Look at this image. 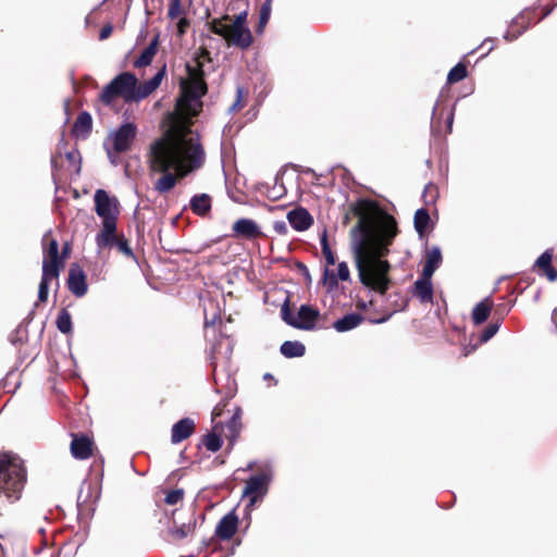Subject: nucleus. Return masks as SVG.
I'll list each match as a JSON object with an SVG mask.
<instances>
[{"instance_id":"nucleus-20","label":"nucleus","mask_w":557,"mask_h":557,"mask_svg":"<svg viewBox=\"0 0 557 557\" xmlns=\"http://www.w3.org/2000/svg\"><path fill=\"white\" fill-rule=\"evenodd\" d=\"M431 278L432 277H425L422 273L421 277L413 284L412 294L422 304L433 302V285Z\"/></svg>"},{"instance_id":"nucleus-9","label":"nucleus","mask_w":557,"mask_h":557,"mask_svg":"<svg viewBox=\"0 0 557 557\" xmlns=\"http://www.w3.org/2000/svg\"><path fill=\"white\" fill-rule=\"evenodd\" d=\"M137 126L134 123H123L109 136L112 148L116 153L128 151L137 137Z\"/></svg>"},{"instance_id":"nucleus-11","label":"nucleus","mask_w":557,"mask_h":557,"mask_svg":"<svg viewBox=\"0 0 557 557\" xmlns=\"http://www.w3.org/2000/svg\"><path fill=\"white\" fill-rule=\"evenodd\" d=\"M454 122L453 109L443 106L437 101L433 108L431 126L433 132L437 134L450 133Z\"/></svg>"},{"instance_id":"nucleus-33","label":"nucleus","mask_w":557,"mask_h":557,"mask_svg":"<svg viewBox=\"0 0 557 557\" xmlns=\"http://www.w3.org/2000/svg\"><path fill=\"white\" fill-rule=\"evenodd\" d=\"M430 221H431L430 214L426 209L421 208L416 211L414 218H413V224H414V228H416L417 233L420 236L424 235Z\"/></svg>"},{"instance_id":"nucleus-58","label":"nucleus","mask_w":557,"mask_h":557,"mask_svg":"<svg viewBox=\"0 0 557 557\" xmlns=\"http://www.w3.org/2000/svg\"><path fill=\"white\" fill-rule=\"evenodd\" d=\"M51 164H52V166H54V168L57 166V157H52V159H51Z\"/></svg>"},{"instance_id":"nucleus-8","label":"nucleus","mask_w":557,"mask_h":557,"mask_svg":"<svg viewBox=\"0 0 557 557\" xmlns=\"http://www.w3.org/2000/svg\"><path fill=\"white\" fill-rule=\"evenodd\" d=\"M42 270L55 273L62 271V258H60L59 243L53 237L52 231H47L41 238Z\"/></svg>"},{"instance_id":"nucleus-21","label":"nucleus","mask_w":557,"mask_h":557,"mask_svg":"<svg viewBox=\"0 0 557 557\" xmlns=\"http://www.w3.org/2000/svg\"><path fill=\"white\" fill-rule=\"evenodd\" d=\"M159 35H156L150 44L144 49L140 55L134 60L133 66L135 69H143L151 64L153 58L158 52Z\"/></svg>"},{"instance_id":"nucleus-38","label":"nucleus","mask_w":557,"mask_h":557,"mask_svg":"<svg viewBox=\"0 0 557 557\" xmlns=\"http://www.w3.org/2000/svg\"><path fill=\"white\" fill-rule=\"evenodd\" d=\"M185 14V10L182 5V0H170L168 9V17L170 20H176Z\"/></svg>"},{"instance_id":"nucleus-18","label":"nucleus","mask_w":557,"mask_h":557,"mask_svg":"<svg viewBox=\"0 0 557 557\" xmlns=\"http://www.w3.org/2000/svg\"><path fill=\"white\" fill-rule=\"evenodd\" d=\"M287 220L292 227L298 232L307 231L313 224L312 215L302 207L290 210L287 213Z\"/></svg>"},{"instance_id":"nucleus-55","label":"nucleus","mask_w":557,"mask_h":557,"mask_svg":"<svg viewBox=\"0 0 557 557\" xmlns=\"http://www.w3.org/2000/svg\"><path fill=\"white\" fill-rule=\"evenodd\" d=\"M356 307H357V309H359V310H366V309H367V307H368V305H367V302H366V301H363V300H358V301H357V304H356Z\"/></svg>"},{"instance_id":"nucleus-30","label":"nucleus","mask_w":557,"mask_h":557,"mask_svg":"<svg viewBox=\"0 0 557 557\" xmlns=\"http://www.w3.org/2000/svg\"><path fill=\"white\" fill-rule=\"evenodd\" d=\"M280 351L286 358H296L305 355L306 347L298 341H286L281 345Z\"/></svg>"},{"instance_id":"nucleus-22","label":"nucleus","mask_w":557,"mask_h":557,"mask_svg":"<svg viewBox=\"0 0 557 557\" xmlns=\"http://www.w3.org/2000/svg\"><path fill=\"white\" fill-rule=\"evenodd\" d=\"M364 321L361 313L352 312L345 314L343 318L333 323V327L341 333L351 331L359 326Z\"/></svg>"},{"instance_id":"nucleus-14","label":"nucleus","mask_w":557,"mask_h":557,"mask_svg":"<svg viewBox=\"0 0 557 557\" xmlns=\"http://www.w3.org/2000/svg\"><path fill=\"white\" fill-rule=\"evenodd\" d=\"M94 442L85 434H72L71 454L75 459L85 460L92 456Z\"/></svg>"},{"instance_id":"nucleus-5","label":"nucleus","mask_w":557,"mask_h":557,"mask_svg":"<svg viewBox=\"0 0 557 557\" xmlns=\"http://www.w3.org/2000/svg\"><path fill=\"white\" fill-rule=\"evenodd\" d=\"M225 21H231V15L224 14L220 18H213L208 23L209 29L222 37L230 47L233 46L240 50L249 49L253 44V36L249 27L234 25Z\"/></svg>"},{"instance_id":"nucleus-46","label":"nucleus","mask_w":557,"mask_h":557,"mask_svg":"<svg viewBox=\"0 0 557 557\" xmlns=\"http://www.w3.org/2000/svg\"><path fill=\"white\" fill-rule=\"evenodd\" d=\"M273 230L275 231V233L282 236H285L288 233V226L284 221H275L273 223Z\"/></svg>"},{"instance_id":"nucleus-19","label":"nucleus","mask_w":557,"mask_h":557,"mask_svg":"<svg viewBox=\"0 0 557 557\" xmlns=\"http://www.w3.org/2000/svg\"><path fill=\"white\" fill-rule=\"evenodd\" d=\"M238 528V517L234 511L225 515L218 523L215 535L223 541L230 540L236 533Z\"/></svg>"},{"instance_id":"nucleus-53","label":"nucleus","mask_w":557,"mask_h":557,"mask_svg":"<svg viewBox=\"0 0 557 557\" xmlns=\"http://www.w3.org/2000/svg\"><path fill=\"white\" fill-rule=\"evenodd\" d=\"M509 310H510V308H508L506 305H499L495 309V314H499V319L497 321H499L502 323L504 315L507 314L509 312Z\"/></svg>"},{"instance_id":"nucleus-6","label":"nucleus","mask_w":557,"mask_h":557,"mask_svg":"<svg viewBox=\"0 0 557 557\" xmlns=\"http://www.w3.org/2000/svg\"><path fill=\"white\" fill-rule=\"evenodd\" d=\"M94 199L95 211L102 219V228L97 235L96 240L107 245L116 231L119 211L116 205L113 203L108 193L103 189L96 190Z\"/></svg>"},{"instance_id":"nucleus-2","label":"nucleus","mask_w":557,"mask_h":557,"mask_svg":"<svg viewBox=\"0 0 557 557\" xmlns=\"http://www.w3.org/2000/svg\"><path fill=\"white\" fill-rule=\"evenodd\" d=\"M350 212L358 218L350 236L359 281L364 287L385 295L392 284V265L386 257L399 234L397 221L369 198L351 203Z\"/></svg>"},{"instance_id":"nucleus-45","label":"nucleus","mask_w":557,"mask_h":557,"mask_svg":"<svg viewBox=\"0 0 557 557\" xmlns=\"http://www.w3.org/2000/svg\"><path fill=\"white\" fill-rule=\"evenodd\" d=\"M65 158L69 160L70 163L76 165L81 163L79 159V151L77 149H73L71 151H67L65 153ZM79 170V166L77 168V171Z\"/></svg>"},{"instance_id":"nucleus-49","label":"nucleus","mask_w":557,"mask_h":557,"mask_svg":"<svg viewBox=\"0 0 557 557\" xmlns=\"http://www.w3.org/2000/svg\"><path fill=\"white\" fill-rule=\"evenodd\" d=\"M244 107H245V102L243 101V89L242 88H237L236 100L233 103L232 109L233 110H240Z\"/></svg>"},{"instance_id":"nucleus-36","label":"nucleus","mask_w":557,"mask_h":557,"mask_svg":"<svg viewBox=\"0 0 557 557\" xmlns=\"http://www.w3.org/2000/svg\"><path fill=\"white\" fill-rule=\"evenodd\" d=\"M57 327L63 334H69L72 331V318L70 312L63 308L60 310L57 318Z\"/></svg>"},{"instance_id":"nucleus-41","label":"nucleus","mask_w":557,"mask_h":557,"mask_svg":"<svg viewBox=\"0 0 557 557\" xmlns=\"http://www.w3.org/2000/svg\"><path fill=\"white\" fill-rule=\"evenodd\" d=\"M184 495L185 492L183 488L170 490L169 492H166L164 503L170 506L176 505L183 500Z\"/></svg>"},{"instance_id":"nucleus-27","label":"nucleus","mask_w":557,"mask_h":557,"mask_svg":"<svg viewBox=\"0 0 557 557\" xmlns=\"http://www.w3.org/2000/svg\"><path fill=\"white\" fill-rule=\"evenodd\" d=\"M96 242H97V245L99 248H107V247L115 246L116 249L121 253H123L125 257L135 259L133 249L131 248L128 240L124 237V235H117L116 231L114 232V236L111 238L110 243H108L107 245H103V244L99 243L98 240H96Z\"/></svg>"},{"instance_id":"nucleus-52","label":"nucleus","mask_w":557,"mask_h":557,"mask_svg":"<svg viewBox=\"0 0 557 557\" xmlns=\"http://www.w3.org/2000/svg\"><path fill=\"white\" fill-rule=\"evenodd\" d=\"M226 406V403L224 401H221L214 408H213V411H212V421H215L216 418H219L220 416H222V412L224 410Z\"/></svg>"},{"instance_id":"nucleus-40","label":"nucleus","mask_w":557,"mask_h":557,"mask_svg":"<svg viewBox=\"0 0 557 557\" xmlns=\"http://www.w3.org/2000/svg\"><path fill=\"white\" fill-rule=\"evenodd\" d=\"M321 248H322V255L326 260V264L334 265L335 264V256L329 245L326 233H324L321 237Z\"/></svg>"},{"instance_id":"nucleus-39","label":"nucleus","mask_w":557,"mask_h":557,"mask_svg":"<svg viewBox=\"0 0 557 557\" xmlns=\"http://www.w3.org/2000/svg\"><path fill=\"white\" fill-rule=\"evenodd\" d=\"M196 522L194 523H183L180 527H175L171 533L177 540H183L188 536L195 530Z\"/></svg>"},{"instance_id":"nucleus-16","label":"nucleus","mask_w":557,"mask_h":557,"mask_svg":"<svg viewBox=\"0 0 557 557\" xmlns=\"http://www.w3.org/2000/svg\"><path fill=\"white\" fill-rule=\"evenodd\" d=\"M554 250L546 249L535 261L534 269L539 275L546 276L548 281L555 282L557 280V269L552 264Z\"/></svg>"},{"instance_id":"nucleus-35","label":"nucleus","mask_w":557,"mask_h":557,"mask_svg":"<svg viewBox=\"0 0 557 557\" xmlns=\"http://www.w3.org/2000/svg\"><path fill=\"white\" fill-rule=\"evenodd\" d=\"M271 11H272V0H265L262 3L261 9H260L259 22H258V25L256 28L257 33H259V34L263 33V29L270 20Z\"/></svg>"},{"instance_id":"nucleus-59","label":"nucleus","mask_w":557,"mask_h":557,"mask_svg":"<svg viewBox=\"0 0 557 557\" xmlns=\"http://www.w3.org/2000/svg\"><path fill=\"white\" fill-rule=\"evenodd\" d=\"M213 323H214V321L211 322V324H213ZM209 324H210V322L206 319L205 325L208 326Z\"/></svg>"},{"instance_id":"nucleus-7","label":"nucleus","mask_w":557,"mask_h":557,"mask_svg":"<svg viewBox=\"0 0 557 557\" xmlns=\"http://www.w3.org/2000/svg\"><path fill=\"white\" fill-rule=\"evenodd\" d=\"M552 7H546L536 21V9L523 10L518 16H516L512 20L506 34L504 35V38L507 41H512L517 39L523 32H525L530 27L532 23H537L539 21L543 20L552 12Z\"/></svg>"},{"instance_id":"nucleus-43","label":"nucleus","mask_w":557,"mask_h":557,"mask_svg":"<svg viewBox=\"0 0 557 557\" xmlns=\"http://www.w3.org/2000/svg\"><path fill=\"white\" fill-rule=\"evenodd\" d=\"M499 326H500L499 321H495V322L488 324L481 333L480 342L486 343L487 341H490L497 333Z\"/></svg>"},{"instance_id":"nucleus-57","label":"nucleus","mask_w":557,"mask_h":557,"mask_svg":"<svg viewBox=\"0 0 557 557\" xmlns=\"http://www.w3.org/2000/svg\"><path fill=\"white\" fill-rule=\"evenodd\" d=\"M388 319V317H383L381 319L371 320L372 323H383Z\"/></svg>"},{"instance_id":"nucleus-3","label":"nucleus","mask_w":557,"mask_h":557,"mask_svg":"<svg viewBox=\"0 0 557 557\" xmlns=\"http://www.w3.org/2000/svg\"><path fill=\"white\" fill-rule=\"evenodd\" d=\"M165 69L163 65L152 78L143 83H138L136 75L131 72L120 73L103 87L99 100L106 106H111L119 97L126 103L139 102L157 90L165 76Z\"/></svg>"},{"instance_id":"nucleus-28","label":"nucleus","mask_w":557,"mask_h":557,"mask_svg":"<svg viewBox=\"0 0 557 557\" xmlns=\"http://www.w3.org/2000/svg\"><path fill=\"white\" fill-rule=\"evenodd\" d=\"M493 307V301L491 298H485L479 304L475 305V307L472 309V321L475 325H481L484 323L491 313Z\"/></svg>"},{"instance_id":"nucleus-26","label":"nucleus","mask_w":557,"mask_h":557,"mask_svg":"<svg viewBox=\"0 0 557 557\" xmlns=\"http://www.w3.org/2000/svg\"><path fill=\"white\" fill-rule=\"evenodd\" d=\"M442 263V252L438 247H433L426 251L425 263L422 269V273L425 277H432L435 270Z\"/></svg>"},{"instance_id":"nucleus-42","label":"nucleus","mask_w":557,"mask_h":557,"mask_svg":"<svg viewBox=\"0 0 557 557\" xmlns=\"http://www.w3.org/2000/svg\"><path fill=\"white\" fill-rule=\"evenodd\" d=\"M281 315L282 319L289 325L295 327V321L297 320V317L294 315L290 306H289V299L286 298L285 302L283 304L281 308Z\"/></svg>"},{"instance_id":"nucleus-31","label":"nucleus","mask_w":557,"mask_h":557,"mask_svg":"<svg viewBox=\"0 0 557 557\" xmlns=\"http://www.w3.org/2000/svg\"><path fill=\"white\" fill-rule=\"evenodd\" d=\"M243 4L245 8L234 16H231V21H227L228 23H232L234 25L248 27L247 25V17H248V2L247 0H233L230 3V9L234 10L236 7L239 8V4Z\"/></svg>"},{"instance_id":"nucleus-10","label":"nucleus","mask_w":557,"mask_h":557,"mask_svg":"<svg viewBox=\"0 0 557 557\" xmlns=\"http://www.w3.org/2000/svg\"><path fill=\"white\" fill-rule=\"evenodd\" d=\"M271 478L267 472H260L246 480L243 496L249 499V506L262 499L269 490Z\"/></svg>"},{"instance_id":"nucleus-17","label":"nucleus","mask_w":557,"mask_h":557,"mask_svg":"<svg viewBox=\"0 0 557 557\" xmlns=\"http://www.w3.org/2000/svg\"><path fill=\"white\" fill-rule=\"evenodd\" d=\"M319 318L320 312L318 309H314L313 307L308 305H301L297 313L295 327L308 331L313 330Z\"/></svg>"},{"instance_id":"nucleus-48","label":"nucleus","mask_w":557,"mask_h":557,"mask_svg":"<svg viewBox=\"0 0 557 557\" xmlns=\"http://www.w3.org/2000/svg\"><path fill=\"white\" fill-rule=\"evenodd\" d=\"M190 25V22L188 18H186L185 16L181 17L177 22V34L178 35H184L187 30V28L189 27Z\"/></svg>"},{"instance_id":"nucleus-1","label":"nucleus","mask_w":557,"mask_h":557,"mask_svg":"<svg viewBox=\"0 0 557 557\" xmlns=\"http://www.w3.org/2000/svg\"><path fill=\"white\" fill-rule=\"evenodd\" d=\"M187 77L181 81V95L175 109L168 114L169 127L153 140L147 152L151 173L161 174L153 183L160 195L171 191L177 183L200 170L206 162V151L198 133H194L193 119L202 110L201 98L208 92L203 64L199 57L186 63Z\"/></svg>"},{"instance_id":"nucleus-51","label":"nucleus","mask_w":557,"mask_h":557,"mask_svg":"<svg viewBox=\"0 0 557 557\" xmlns=\"http://www.w3.org/2000/svg\"><path fill=\"white\" fill-rule=\"evenodd\" d=\"M112 32H113V26H112V24H110V23L106 24V25L101 28V30H100L99 39H100V40H106V39H108V38L111 36Z\"/></svg>"},{"instance_id":"nucleus-25","label":"nucleus","mask_w":557,"mask_h":557,"mask_svg":"<svg viewBox=\"0 0 557 557\" xmlns=\"http://www.w3.org/2000/svg\"><path fill=\"white\" fill-rule=\"evenodd\" d=\"M212 207V198L208 194H198L190 199L191 211L199 215L206 216Z\"/></svg>"},{"instance_id":"nucleus-29","label":"nucleus","mask_w":557,"mask_h":557,"mask_svg":"<svg viewBox=\"0 0 557 557\" xmlns=\"http://www.w3.org/2000/svg\"><path fill=\"white\" fill-rule=\"evenodd\" d=\"M59 276L60 273L51 272L48 270H42L41 281L39 283L38 288V300L41 302L47 301L49 294V284L52 281H55L57 286H59Z\"/></svg>"},{"instance_id":"nucleus-15","label":"nucleus","mask_w":557,"mask_h":557,"mask_svg":"<svg viewBox=\"0 0 557 557\" xmlns=\"http://www.w3.org/2000/svg\"><path fill=\"white\" fill-rule=\"evenodd\" d=\"M196 431V423L191 418H183L173 424L171 430V442L178 444L190 437Z\"/></svg>"},{"instance_id":"nucleus-24","label":"nucleus","mask_w":557,"mask_h":557,"mask_svg":"<svg viewBox=\"0 0 557 557\" xmlns=\"http://www.w3.org/2000/svg\"><path fill=\"white\" fill-rule=\"evenodd\" d=\"M349 278H350V272H349V268L346 262L338 263L337 275H335L333 272L331 273L327 268L324 271L323 280H324V283L329 284L330 289L337 287L338 280L348 281Z\"/></svg>"},{"instance_id":"nucleus-34","label":"nucleus","mask_w":557,"mask_h":557,"mask_svg":"<svg viewBox=\"0 0 557 557\" xmlns=\"http://www.w3.org/2000/svg\"><path fill=\"white\" fill-rule=\"evenodd\" d=\"M218 424L214 425L213 432L208 433L202 437V444L212 453L218 451L222 447L221 436L215 432Z\"/></svg>"},{"instance_id":"nucleus-54","label":"nucleus","mask_w":557,"mask_h":557,"mask_svg":"<svg viewBox=\"0 0 557 557\" xmlns=\"http://www.w3.org/2000/svg\"><path fill=\"white\" fill-rule=\"evenodd\" d=\"M297 268H298V269L300 270V272L306 276V278H307L308 281H310V273H309L308 268H307L304 263H301V262H298V263H297Z\"/></svg>"},{"instance_id":"nucleus-32","label":"nucleus","mask_w":557,"mask_h":557,"mask_svg":"<svg viewBox=\"0 0 557 557\" xmlns=\"http://www.w3.org/2000/svg\"><path fill=\"white\" fill-rule=\"evenodd\" d=\"M240 428L242 424L239 413L235 412L230 419V421L226 423L225 436L228 440L231 447L234 445L237 437L239 436Z\"/></svg>"},{"instance_id":"nucleus-56","label":"nucleus","mask_w":557,"mask_h":557,"mask_svg":"<svg viewBox=\"0 0 557 557\" xmlns=\"http://www.w3.org/2000/svg\"><path fill=\"white\" fill-rule=\"evenodd\" d=\"M263 380L269 382V384H271L272 382H275L274 376L272 374H270V373H265L263 375Z\"/></svg>"},{"instance_id":"nucleus-37","label":"nucleus","mask_w":557,"mask_h":557,"mask_svg":"<svg viewBox=\"0 0 557 557\" xmlns=\"http://www.w3.org/2000/svg\"><path fill=\"white\" fill-rule=\"evenodd\" d=\"M467 75H468L467 66L462 62H459L449 71V73L447 75V84L451 85V84L458 83V82L462 81L463 78H466Z\"/></svg>"},{"instance_id":"nucleus-23","label":"nucleus","mask_w":557,"mask_h":557,"mask_svg":"<svg viewBox=\"0 0 557 557\" xmlns=\"http://www.w3.org/2000/svg\"><path fill=\"white\" fill-rule=\"evenodd\" d=\"M91 129H92V119H91V115L86 112V111H83L78 114L76 121L74 122V125H73V134L79 138H86L90 133H91Z\"/></svg>"},{"instance_id":"nucleus-12","label":"nucleus","mask_w":557,"mask_h":557,"mask_svg":"<svg viewBox=\"0 0 557 557\" xmlns=\"http://www.w3.org/2000/svg\"><path fill=\"white\" fill-rule=\"evenodd\" d=\"M66 284L69 290L78 298L87 294V276L85 271L78 263L75 262L71 264L69 269V277Z\"/></svg>"},{"instance_id":"nucleus-4","label":"nucleus","mask_w":557,"mask_h":557,"mask_svg":"<svg viewBox=\"0 0 557 557\" xmlns=\"http://www.w3.org/2000/svg\"><path fill=\"white\" fill-rule=\"evenodd\" d=\"M25 483L24 466L9 454H0V497L11 503L20 499Z\"/></svg>"},{"instance_id":"nucleus-50","label":"nucleus","mask_w":557,"mask_h":557,"mask_svg":"<svg viewBox=\"0 0 557 557\" xmlns=\"http://www.w3.org/2000/svg\"><path fill=\"white\" fill-rule=\"evenodd\" d=\"M481 49H485L486 51L482 55H486L495 48V39L486 38L480 46Z\"/></svg>"},{"instance_id":"nucleus-13","label":"nucleus","mask_w":557,"mask_h":557,"mask_svg":"<svg viewBox=\"0 0 557 557\" xmlns=\"http://www.w3.org/2000/svg\"><path fill=\"white\" fill-rule=\"evenodd\" d=\"M232 237L253 240L263 236L260 226L251 219L242 218L232 226Z\"/></svg>"},{"instance_id":"nucleus-47","label":"nucleus","mask_w":557,"mask_h":557,"mask_svg":"<svg viewBox=\"0 0 557 557\" xmlns=\"http://www.w3.org/2000/svg\"><path fill=\"white\" fill-rule=\"evenodd\" d=\"M70 252H71V243L70 242H65L63 244L62 250L60 252V258H62V270L64 269L66 259L70 257Z\"/></svg>"},{"instance_id":"nucleus-44","label":"nucleus","mask_w":557,"mask_h":557,"mask_svg":"<svg viewBox=\"0 0 557 557\" xmlns=\"http://www.w3.org/2000/svg\"><path fill=\"white\" fill-rule=\"evenodd\" d=\"M437 196V187L433 184H428L424 188L423 198L426 205L433 203Z\"/></svg>"}]
</instances>
